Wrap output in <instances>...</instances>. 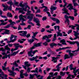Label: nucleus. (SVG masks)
I'll return each mask as SVG.
<instances>
[{
	"mask_svg": "<svg viewBox=\"0 0 79 79\" xmlns=\"http://www.w3.org/2000/svg\"><path fill=\"white\" fill-rule=\"evenodd\" d=\"M57 19H56L55 18H52V19L53 21H56V20H57Z\"/></svg>",
	"mask_w": 79,
	"mask_h": 79,
	"instance_id": "58",
	"label": "nucleus"
},
{
	"mask_svg": "<svg viewBox=\"0 0 79 79\" xmlns=\"http://www.w3.org/2000/svg\"><path fill=\"white\" fill-rule=\"evenodd\" d=\"M65 72H61L60 73V76H64V75H65Z\"/></svg>",
	"mask_w": 79,
	"mask_h": 79,
	"instance_id": "42",
	"label": "nucleus"
},
{
	"mask_svg": "<svg viewBox=\"0 0 79 79\" xmlns=\"http://www.w3.org/2000/svg\"><path fill=\"white\" fill-rule=\"evenodd\" d=\"M60 43H62V45H67L66 43V42L65 41L64 39H63L62 40H60Z\"/></svg>",
	"mask_w": 79,
	"mask_h": 79,
	"instance_id": "23",
	"label": "nucleus"
},
{
	"mask_svg": "<svg viewBox=\"0 0 79 79\" xmlns=\"http://www.w3.org/2000/svg\"><path fill=\"white\" fill-rule=\"evenodd\" d=\"M48 14V16H49V17H51V15L50 14V13L48 11H47L46 12Z\"/></svg>",
	"mask_w": 79,
	"mask_h": 79,
	"instance_id": "62",
	"label": "nucleus"
},
{
	"mask_svg": "<svg viewBox=\"0 0 79 79\" xmlns=\"http://www.w3.org/2000/svg\"><path fill=\"white\" fill-rule=\"evenodd\" d=\"M54 37L53 38V39L52 40V42H54V41H55L56 40V34H55L54 35Z\"/></svg>",
	"mask_w": 79,
	"mask_h": 79,
	"instance_id": "29",
	"label": "nucleus"
},
{
	"mask_svg": "<svg viewBox=\"0 0 79 79\" xmlns=\"http://www.w3.org/2000/svg\"><path fill=\"white\" fill-rule=\"evenodd\" d=\"M24 17V18H26L27 16L26 15H23L21 14L20 15L19 18V19H21L22 20V22L23 23V21H26V19H25L23 17Z\"/></svg>",
	"mask_w": 79,
	"mask_h": 79,
	"instance_id": "8",
	"label": "nucleus"
},
{
	"mask_svg": "<svg viewBox=\"0 0 79 79\" xmlns=\"http://www.w3.org/2000/svg\"><path fill=\"white\" fill-rule=\"evenodd\" d=\"M62 10L64 11V12H63V14H66L67 15H69V13H68V11L66 8H64L62 9Z\"/></svg>",
	"mask_w": 79,
	"mask_h": 79,
	"instance_id": "16",
	"label": "nucleus"
},
{
	"mask_svg": "<svg viewBox=\"0 0 79 79\" xmlns=\"http://www.w3.org/2000/svg\"><path fill=\"white\" fill-rule=\"evenodd\" d=\"M47 19V17L44 16L42 20L43 21H45Z\"/></svg>",
	"mask_w": 79,
	"mask_h": 79,
	"instance_id": "63",
	"label": "nucleus"
},
{
	"mask_svg": "<svg viewBox=\"0 0 79 79\" xmlns=\"http://www.w3.org/2000/svg\"><path fill=\"white\" fill-rule=\"evenodd\" d=\"M13 45L15 47V49H16V48H17V50H18V48L19 47V43L14 44Z\"/></svg>",
	"mask_w": 79,
	"mask_h": 79,
	"instance_id": "24",
	"label": "nucleus"
},
{
	"mask_svg": "<svg viewBox=\"0 0 79 79\" xmlns=\"http://www.w3.org/2000/svg\"><path fill=\"white\" fill-rule=\"evenodd\" d=\"M71 76H72V75H71L70 74L68 75V76L66 78V79H71Z\"/></svg>",
	"mask_w": 79,
	"mask_h": 79,
	"instance_id": "47",
	"label": "nucleus"
},
{
	"mask_svg": "<svg viewBox=\"0 0 79 79\" xmlns=\"http://www.w3.org/2000/svg\"><path fill=\"white\" fill-rule=\"evenodd\" d=\"M66 52L67 53H69V55L70 56V57H72L73 56H74V55H76L77 54V52H76L75 53H74L73 52V53H72L71 52V51L68 49L66 51Z\"/></svg>",
	"mask_w": 79,
	"mask_h": 79,
	"instance_id": "6",
	"label": "nucleus"
},
{
	"mask_svg": "<svg viewBox=\"0 0 79 79\" xmlns=\"http://www.w3.org/2000/svg\"><path fill=\"white\" fill-rule=\"evenodd\" d=\"M28 42H30V43H31H31H32L34 41V39H32V40L28 39Z\"/></svg>",
	"mask_w": 79,
	"mask_h": 79,
	"instance_id": "41",
	"label": "nucleus"
},
{
	"mask_svg": "<svg viewBox=\"0 0 79 79\" xmlns=\"http://www.w3.org/2000/svg\"><path fill=\"white\" fill-rule=\"evenodd\" d=\"M7 16L8 17H10V18H12L13 17V15L10 12H8Z\"/></svg>",
	"mask_w": 79,
	"mask_h": 79,
	"instance_id": "31",
	"label": "nucleus"
},
{
	"mask_svg": "<svg viewBox=\"0 0 79 79\" xmlns=\"http://www.w3.org/2000/svg\"><path fill=\"white\" fill-rule=\"evenodd\" d=\"M57 9V7L56 6H52L51 8H50V10H56Z\"/></svg>",
	"mask_w": 79,
	"mask_h": 79,
	"instance_id": "32",
	"label": "nucleus"
},
{
	"mask_svg": "<svg viewBox=\"0 0 79 79\" xmlns=\"http://www.w3.org/2000/svg\"><path fill=\"white\" fill-rule=\"evenodd\" d=\"M72 6H73L72 4H69L68 6L66 7V8H68V7H72Z\"/></svg>",
	"mask_w": 79,
	"mask_h": 79,
	"instance_id": "52",
	"label": "nucleus"
},
{
	"mask_svg": "<svg viewBox=\"0 0 79 79\" xmlns=\"http://www.w3.org/2000/svg\"><path fill=\"white\" fill-rule=\"evenodd\" d=\"M68 48H69V47L62 48H60L58 49H57L56 50V52H58L59 51H61V50H65V49H68Z\"/></svg>",
	"mask_w": 79,
	"mask_h": 79,
	"instance_id": "20",
	"label": "nucleus"
},
{
	"mask_svg": "<svg viewBox=\"0 0 79 79\" xmlns=\"http://www.w3.org/2000/svg\"><path fill=\"white\" fill-rule=\"evenodd\" d=\"M52 61H53V63H57V60H56V57H52Z\"/></svg>",
	"mask_w": 79,
	"mask_h": 79,
	"instance_id": "27",
	"label": "nucleus"
},
{
	"mask_svg": "<svg viewBox=\"0 0 79 79\" xmlns=\"http://www.w3.org/2000/svg\"><path fill=\"white\" fill-rule=\"evenodd\" d=\"M44 8H45V9L43 10V11L44 12H46V11H49V9H48L47 7L46 6Z\"/></svg>",
	"mask_w": 79,
	"mask_h": 79,
	"instance_id": "38",
	"label": "nucleus"
},
{
	"mask_svg": "<svg viewBox=\"0 0 79 79\" xmlns=\"http://www.w3.org/2000/svg\"><path fill=\"white\" fill-rule=\"evenodd\" d=\"M16 40V38L13 39V40H10V41L7 40V44H10V43H11V42L13 43L14 42H15Z\"/></svg>",
	"mask_w": 79,
	"mask_h": 79,
	"instance_id": "25",
	"label": "nucleus"
},
{
	"mask_svg": "<svg viewBox=\"0 0 79 79\" xmlns=\"http://www.w3.org/2000/svg\"><path fill=\"white\" fill-rule=\"evenodd\" d=\"M22 8H16L15 9V11H17V10H19V13H21V14H23V15H24V14H25L26 13V12H24V10H22Z\"/></svg>",
	"mask_w": 79,
	"mask_h": 79,
	"instance_id": "11",
	"label": "nucleus"
},
{
	"mask_svg": "<svg viewBox=\"0 0 79 79\" xmlns=\"http://www.w3.org/2000/svg\"><path fill=\"white\" fill-rule=\"evenodd\" d=\"M64 18H65V19L66 20L65 22L66 23V22H67V23H68V25H69V21L68 19V18H69V17H68V16H67V15H64Z\"/></svg>",
	"mask_w": 79,
	"mask_h": 79,
	"instance_id": "22",
	"label": "nucleus"
},
{
	"mask_svg": "<svg viewBox=\"0 0 79 79\" xmlns=\"http://www.w3.org/2000/svg\"><path fill=\"white\" fill-rule=\"evenodd\" d=\"M27 31H23L22 32V34H20V35L21 36H26V35H27Z\"/></svg>",
	"mask_w": 79,
	"mask_h": 79,
	"instance_id": "19",
	"label": "nucleus"
},
{
	"mask_svg": "<svg viewBox=\"0 0 79 79\" xmlns=\"http://www.w3.org/2000/svg\"><path fill=\"white\" fill-rule=\"evenodd\" d=\"M19 51H20L19 50L17 52H13V53L11 54V56L13 55L14 56L16 55V54H17V53H18V52H19Z\"/></svg>",
	"mask_w": 79,
	"mask_h": 79,
	"instance_id": "33",
	"label": "nucleus"
},
{
	"mask_svg": "<svg viewBox=\"0 0 79 79\" xmlns=\"http://www.w3.org/2000/svg\"><path fill=\"white\" fill-rule=\"evenodd\" d=\"M5 49L8 51H10V48L8 47V45H6L5 46Z\"/></svg>",
	"mask_w": 79,
	"mask_h": 79,
	"instance_id": "34",
	"label": "nucleus"
},
{
	"mask_svg": "<svg viewBox=\"0 0 79 79\" xmlns=\"http://www.w3.org/2000/svg\"><path fill=\"white\" fill-rule=\"evenodd\" d=\"M50 75H51V77H53L54 76V74H53V72H51L49 74Z\"/></svg>",
	"mask_w": 79,
	"mask_h": 79,
	"instance_id": "60",
	"label": "nucleus"
},
{
	"mask_svg": "<svg viewBox=\"0 0 79 79\" xmlns=\"http://www.w3.org/2000/svg\"><path fill=\"white\" fill-rule=\"evenodd\" d=\"M24 75L23 74H20V77L21 79H23V78H24V77L23 76Z\"/></svg>",
	"mask_w": 79,
	"mask_h": 79,
	"instance_id": "50",
	"label": "nucleus"
},
{
	"mask_svg": "<svg viewBox=\"0 0 79 79\" xmlns=\"http://www.w3.org/2000/svg\"><path fill=\"white\" fill-rule=\"evenodd\" d=\"M7 3L8 4H9V5H10V6L11 5H13V2H12V1H11V0H10V1H9L7 2Z\"/></svg>",
	"mask_w": 79,
	"mask_h": 79,
	"instance_id": "35",
	"label": "nucleus"
},
{
	"mask_svg": "<svg viewBox=\"0 0 79 79\" xmlns=\"http://www.w3.org/2000/svg\"><path fill=\"white\" fill-rule=\"evenodd\" d=\"M24 64L25 66L23 65L22 66H23V68L25 69L26 70H27V67H29V66H31V65L30 64H29V62L28 61H26L24 62Z\"/></svg>",
	"mask_w": 79,
	"mask_h": 79,
	"instance_id": "7",
	"label": "nucleus"
},
{
	"mask_svg": "<svg viewBox=\"0 0 79 79\" xmlns=\"http://www.w3.org/2000/svg\"><path fill=\"white\" fill-rule=\"evenodd\" d=\"M39 56H36L35 57H33V59L34 60H36V59H37L38 58Z\"/></svg>",
	"mask_w": 79,
	"mask_h": 79,
	"instance_id": "59",
	"label": "nucleus"
},
{
	"mask_svg": "<svg viewBox=\"0 0 79 79\" xmlns=\"http://www.w3.org/2000/svg\"><path fill=\"white\" fill-rule=\"evenodd\" d=\"M56 23H57V24H59V23H60V20L57 19L56 20Z\"/></svg>",
	"mask_w": 79,
	"mask_h": 79,
	"instance_id": "61",
	"label": "nucleus"
},
{
	"mask_svg": "<svg viewBox=\"0 0 79 79\" xmlns=\"http://www.w3.org/2000/svg\"><path fill=\"white\" fill-rule=\"evenodd\" d=\"M57 29L59 31L58 32H56L57 34V37H58V36H63V34L60 33V32H61V30H60V27H59V26H57Z\"/></svg>",
	"mask_w": 79,
	"mask_h": 79,
	"instance_id": "10",
	"label": "nucleus"
},
{
	"mask_svg": "<svg viewBox=\"0 0 79 79\" xmlns=\"http://www.w3.org/2000/svg\"><path fill=\"white\" fill-rule=\"evenodd\" d=\"M2 6L4 7V8H8V6H5V5L3 4H2Z\"/></svg>",
	"mask_w": 79,
	"mask_h": 79,
	"instance_id": "51",
	"label": "nucleus"
},
{
	"mask_svg": "<svg viewBox=\"0 0 79 79\" xmlns=\"http://www.w3.org/2000/svg\"><path fill=\"white\" fill-rule=\"evenodd\" d=\"M14 4L16 5V6H17L19 4V2H16V0H14Z\"/></svg>",
	"mask_w": 79,
	"mask_h": 79,
	"instance_id": "43",
	"label": "nucleus"
},
{
	"mask_svg": "<svg viewBox=\"0 0 79 79\" xmlns=\"http://www.w3.org/2000/svg\"><path fill=\"white\" fill-rule=\"evenodd\" d=\"M70 56H69V55L67 54H65L64 56V60H66V59H68V58H70Z\"/></svg>",
	"mask_w": 79,
	"mask_h": 79,
	"instance_id": "28",
	"label": "nucleus"
},
{
	"mask_svg": "<svg viewBox=\"0 0 79 79\" xmlns=\"http://www.w3.org/2000/svg\"><path fill=\"white\" fill-rule=\"evenodd\" d=\"M75 26L72 25L71 29H73L75 30V28H74L77 27L76 28L77 31H73V32L74 33V35L75 37L73 39L72 38H69L70 40H76V39H78L79 40V25L78 24H75Z\"/></svg>",
	"mask_w": 79,
	"mask_h": 79,
	"instance_id": "1",
	"label": "nucleus"
},
{
	"mask_svg": "<svg viewBox=\"0 0 79 79\" xmlns=\"http://www.w3.org/2000/svg\"><path fill=\"white\" fill-rule=\"evenodd\" d=\"M73 73L74 74V75L75 76H77V74H76V73H77L78 72V71H79V68L76 70V67H75L73 69Z\"/></svg>",
	"mask_w": 79,
	"mask_h": 79,
	"instance_id": "15",
	"label": "nucleus"
},
{
	"mask_svg": "<svg viewBox=\"0 0 79 79\" xmlns=\"http://www.w3.org/2000/svg\"><path fill=\"white\" fill-rule=\"evenodd\" d=\"M17 36L16 35H11L10 37V40H13V38H15V39H16V40H17Z\"/></svg>",
	"mask_w": 79,
	"mask_h": 79,
	"instance_id": "21",
	"label": "nucleus"
},
{
	"mask_svg": "<svg viewBox=\"0 0 79 79\" xmlns=\"http://www.w3.org/2000/svg\"><path fill=\"white\" fill-rule=\"evenodd\" d=\"M43 44L44 45V46H47V45H48V43H47V42L43 43Z\"/></svg>",
	"mask_w": 79,
	"mask_h": 79,
	"instance_id": "54",
	"label": "nucleus"
},
{
	"mask_svg": "<svg viewBox=\"0 0 79 79\" xmlns=\"http://www.w3.org/2000/svg\"><path fill=\"white\" fill-rule=\"evenodd\" d=\"M73 64H71L69 66V68L71 70H73L74 68H73Z\"/></svg>",
	"mask_w": 79,
	"mask_h": 79,
	"instance_id": "37",
	"label": "nucleus"
},
{
	"mask_svg": "<svg viewBox=\"0 0 79 79\" xmlns=\"http://www.w3.org/2000/svg\"><path fill=\"white\" fill-rule=\"evenodd\" d=\"M7 76L6 74H4V72L2 71V70L0 69V77H1L2 79H4V77H7Z\"/></svg>",
	"mask_w": 79,
	"mask_h": 79,
	"instance_id": "5",
	"label": "nucleus"
},
{
	"mask_svg": "<svg viewBox=\"0 0 79 79\" xmlns=\"http://www.w3.org/2000/svg\"><path fill=\"white\" fill-rule=\"evenodd\" d=\"M30 76L29 77L30 79H32V78L34 77V75L30 74Z\"/></svg>",
	"mask_w": 79,
	"mask_h": 79,
	"instance_id": "56",
	"label": "nucleus"
},
{
	"mask_svg": "<svg viewBox=\"0 0 79 79\" xmlns=\"http://www.w3.org/2000/svg\"><path fill=\"white\" fill-rule=\"evenodd\" d=\"M50 53L51 55H55V54H56V52L52 50L50 52Z\"/></svg>",
	"mask_w": 79,
	"mask_h": 79,
	"instance_id": "44",
	"label": "nucleus"
},
{
	"mask_svg": "<svg viewBox=\"0 0 79 79\" xmlns=\"http://www.w3.org/2000/svg\"><path fill=\"white\" fill-rule=\"evenodd\" d=\"M67 42H68V43H69V44H71V45H74L75 44H77V50L72 51V52L73 53H74V52H79V42L77 41L75 42H71V41H67Z\"/></svg>",
	"mask_w": 79,
	"mask_h": 79,
	"instance_id": "3",
	"label": "nucleus"
},
{
	"mask_svg": "<svg viewBox=\"0 0 79 79\" xmlns=\"http://www.w3.org/2000/svg\"><path fill=\"white\" fill-rule=\"evenodd\" d=\"M13 64L15 66H16V67L18 66V65L17 64V63H16V60L14 61V62Z\"/></svg>",
	"mask_w": 79,
	"mask_h": 79,
	"instance_id": "40",
	"label": "nucleus"
},
{
	"mask_svg": "<svg viewBox=\"0 0 79 79\" xmlns=\"http://www.w3.org/2000/svg\"><path fill=\"white\" fill-rule=\"evenodd\" d=\"M56 44L54 43H53L50 44V46L51 47V48H53V47H54V46H56Z\"/></svg>",
	"mask_w": 79,
	"mask_h": 79,
	"instance_id": "30",
	"label": "nucleus"
},
{
	"mask_svg": "<svg viewBox=\"0 0 79 79\" xmlns=\"http://www.w3.org/2000/svg\"><path fill=\"white\" fill-rule=\"evenodd\" d=\"M7 71L10 73V74H9L10 76H15V75L16 74V73H15L14 71L10 70V69H7Z\"/></svg>",
	"mask_w": 79,
	"mask_h": 79,
	"instance_id": "13",
	"label": "nucleus"
},
{
	"mask_svg": "<svg viewBox=\"0 0 79 79\" xmlns=\"http://www.w3.org/2000/svg\"><path fill=\"white\" fill-rule=\"evenodd\" d=\"M69 10H76V9L73 8V6L70 7L69 8Z\"/></svg>",
	"mask_w": 79,
	"mask_h": 79,
	"instance_id": "53",
	"label": "nucleus"
},
{
	"mask_svg": "<svg viewBox=\"0 0 79 79\" xmlns=\"http://www.w3.org/2000/svg\"><path fill=\"white\" fill-rule=\"evenodd\" d=\"M32 33L33 34V36H32V39H35L36 40H39L35 38V37H36V35L38 34V32H36L35 33H34V32H32Z\"/></svg>",
	"mask_w": 79,
	"mask_h": 79,
	"instance_id": "17",
	"label": "nucleus"
},
{
	"mask_svg": "<svg viewBox=\"0 0 79 79\" xmlns=\"http://www.w3.org/2000/svg\"><path fill=\"white\" fill-rule=\"evenodd\" d=\"M42 46V42H40L38 43H35L34 44V46L32 47L30 49L32 50V49H34L35 47H41Z\"/></svg>",
	"mask_w": 79,
	"mask_h": 79,
	"instance_id": "4",
	"label": "nucleus"
},
{
	"mask_svg": "<svg viewBox=\"0 0 79 79\" xmlns=\"http://www.w3.org/2000/svg\"><path fill=\"white\" fill-rule=\"evenodd\" d=\"M61 64H62V63L60 64H58V65L56 66L57 69H52V71L54 72L56 71L58 72L60 71V68H61V67H60L59 66Z\"/></svg>",
	"mask_w": 79,
	"mask_h": 79,
	"instance_id": "9",
	"label": "nucleus"
},
{
	"mask_svg": "<svg viewBox=\"0 0 79 79\" xmlns=\"http://www.w3.org/2000/svg\"><path fill=\"white\" fill-rule=\"evenodd\" d=\"M33 20L36 23L37 26H40V22H39V19L38 18L36 19L35 18H34Z\"/></svg>",
	"mask_w": 79,
	"mask_h": 79,
	"instance_id": "14",
	"label": "nucleus"
},
{
	"mask_svg": "<svg viewBox=\"0 0 79 79\" xmlns=\"http://www.w3.org/2000/svg\"><path fill=\"white\" fill-rule=\"evenodd\" d=\"M5 34H10V30H5Z\"/></svg>",
	"mask_w": 79,
	"mask_h": 79,
	"instance_id": "36",
	"label": "nucleus"
},
{
	"mask_svg": "<svg viewBox=\"0 0 79 79\" xmlns=\"http://www.w3.org/2000/svg\"><path fill=\"white\" fill-rule=\"evenodd\" d=\"M18 50V48H15V49H13V48H12L11 50H10V51H11V52H13L14 51H15V50Z\"/></svg>",
	"mask_w": 79,
	"mask_h": 79,
	"instance_id": "55",
	"label": "nucleus"
},
{
	"mask_svg": "<svg viewBox=\"0 0 79 79\" xmlns=\"http://www.w3.org/2000/svg\"><path fill=\"white\" fill-rule=\"evenodd\" d=\"M2 70H3V71H6V67H4V66H2Z\"/></svg>",
	"mask_w": 79,
	"mask_h": 79,
	"instance_id": "46",
	"label": "nucleus"
},
{
	"mask_svg": "<svg viewBox=\"0 0 79 79\" xmlns=\"http://www.w3.org/2000/svg\"><path fill=\"white\" fill-rule=\"evenodd\" d=\"M14 24H16L15 22H12L10 24H9L10 27H13V26H14Z\"/></svg>",
	"mask_w": 79,
	"mask_h": 79,
	"instance_id": "39",
	"label": "nucleus"
},
{
	"mask_svg": "<svg viewBox=\"0 0 79 79\" xmlns=\"http://www.w3.org/2000/svg\"><path fill=\"white\" fill-rule=\"evenodd\" d=\"M53 35H48V36H47L46 35H45V36H44L43 38V39L44 40L46 39H49V38H51L52 37V36Z\"/></svg>",
	"mask_w": 79,
	"mask_h": 79,
	"instance_id": "18",
	"label": "nucleus"
},
{
	"mask_svg": "<svg viewBox=\"0 0 79 79\" xmlns=\"http://www.w3.org/2000/svg\"><path fill=\"white\" fill-rule=\"evenodd\" d=\"M7 24V22H5V23H1V26L2 25V26H5V25H6Z\"/></svg>",
	"mask_w": 79,
	"mask_h": 79,
	"instance_id": "49",
	"label": "nucleus"
},
{
	"mask_svg": "<svg viewBox=\"0 0 79 79\" xmlns=\"http://www.w3.org/2000/svg\"><path fill=\"white\" fill-rule=\"evenodd\" d=\"M8 45L9 47H13V44H8Z\"/></svg>",
	"mask_w": 79,
	"mask_h": 79,
	"instance_id": "57",
	"label": "nucleus"
},
{
	"mask_svg": "<svg viewBox=\"0 0 79 79\" xmlns=\"http://www.w3.org/2000/svg\"><path fill=\"white\" fill-rule=\"evenodd\" d=\"M32 50H31L30 51H29L28 52V56H31V57H32V56H34V55H32Z\"/></svg>",
	"mask_w": 79,
	"mask_h": 79,
	"instance_id": "26",
	"label": "nucleus"
},
{
	"mask_svg": "<svg viewBox=\"0 0 79 79\" xmlns=\"http://www.w3.org/2000/svg\"><path fill=\"white\" fill-rule=\"evenodd\" d=\"M18 30H22V28H21V27L20 25L19 26V27H18Z\"/></svg>",
	"mask_w": 79,
	"mask_h": 79,
	"instance_id": "64",
	"label": "nucleus"
},
{
	"mask_svg": "<svg viewBox=\"0 0 79 79\" xmlns=\"http://www.w3.org/2000/svg\"><path fill=\"white\" fill-rule=\"evenodd\" d=\"M23 2L21 1L19 4V6L20 7H22V10L24 11H27V8H28V10H30V7L29 6L27 5V3H26L24 4H23Z\"/></svg>",
	"mask_w": 79,
	"mask_h": 79,
	"instance_id": "2",
	"label": "nucleus"
},
{
	"mask_svg": "<svg viewBox=\"0 0 79 79\" xmlns=\"http://www.w3.org/2000/svg\"><path fill=\"white\" fill-rule=\"evenodd\" d=\"M34 16V14L30 13L27 17V18L29 19V20L30 21H32V20Z\"/></svg>",
	"mask_w": 79,
	"mask_h": 79,
	"instance_id": "12",
	"label": "nucleus"
},
{
	"mask_svg": "<svg viewBox=\"0 0 79 79\" xmlns=\"http://www.w3.org/2000/svg\"><path fill=\"white\" fill-rule=\"evenodd\" d=\"M74 16L76 17V16H77V10H76V9H75L74 10Z\"/></svg>",
	"mask_w": 79,
	"mask_h": 79,
	"instance_id": "45",
	"label": "nucleus"
},
{
	"mask_svg": "<svg viewBox=\"0 0 79 79\" xmlns=\"http://www.w3.org/2000/svg\"><path fill=\"white\" fill-rule=\"evenodd\" d=\"M69 18L71 19H72V20H73V21L74 20V17L71 16H69Z\"/></svg>",
	"mask_w": 79,
	"mask_h": 79,
	"instance_id": "48",
	"label": "nucleus"
}]
</instances>
